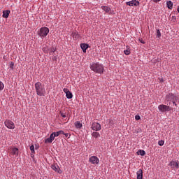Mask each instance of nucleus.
<instances>
[{"mask_svg": "<svg viewBox=\"0 0 179 179\" xmlns=\"http://www.w3.org/2000/svg\"><path fill=\"white\" fill-rule=\"evenodd\" d=\"M90 69L95 72L96 73H104V66L103 64L99 63H92L90 65Z\"/></svg>", "mask_w": 179, "mask_h": 179, "instance_id": "1", "label": "nucleus"}, {"mask_svg": "<svg viewBox=\"0 0 179 179\" xmlns=\"http://www.w3.org/2000/svg\"><path fill=\"white\" fill-rule=\"evenodd\" d=\"M35 90L37 96H45V87L40 82L35 83Z\"/></svg>", "mask_w": 179, "mask_h": 179, "instance_id": "2", "label": "nucleus"}, {"mask_svg": "<svg viewBox=\"0 0 179 179\" xmlns=\"http://www.w3.org/2000/svg\"><path fill=\"white\" fill-rule=\"evenodd\" d=\"M48 33H50V29H48V27H42L37 32L38 36H39L41 38L47 37Z\"/></svg>", "mask_w": 179, "mask_h": 179, "instance_id": "3", "label": "nucleus"}, {"mask_svg": "<svg viewBox=\"0 0 179 179\" xmlns=\"http://www.w3.org/2000/svg\"><path fill=\"white\" fill-rule=\"evenodd\" d=\"M8 153L13 156V157H17V156H19V149L17 148L10 146L8 148Z\"/></svg>", "mask_w": 179, "mask_h": 179, "instance_id": "4", "label": "nucleus"}, {"mask_svg": "<svg viewBox=\"0 0 179 179\" xmlns=\"http://www.w3.org/2000/svg\"><path fill=\"white\" fill-rule=\"evenodd\" d=\"M158 110L161 111V113H166V111H170V106L164 104H161L158 106Z\"/></svg>", "mask_w": 179, "mask_h": 179, "instance_id": "5", "label": "nucleus"}, {"mask_svg": "<svg viewBox=\"0 0 179 179\" xmlns=\"http://www.w3.org/2000/svg\"><path fill=\"white\" fill-rule=\"evenodd\" d=\"M4 125H6V127L8 128V129H15V123H13V122H12L11 120H6L4 122Z\"/></svg>", "mask_w": 179, "mask_h": 179, "instance_id": "6", "label": "nucleus"}, {"mask_svg": "<svg viewBox=\"0 0 179 179\" xmlns=\"http://www.w3.org/2000/svg\"><path fill=\"white\" fill-rule=\"evenodd\" d=\"M91 129L93 131H100L101 129V124L99 122H93L91 125Z\"/></svg>", "mask_w": 179, "mask_h": 179, "instance_id": "7", "label": "nucleus"}, {"mask_svg": "<svg viewBox=\"0 0 179 179\" xmlns=\"http://www.w3.org/2000/svg\"><path fill=\"white\" fill-rule=\"evenodd\" d=\"M90 163L92 164H99L100 163V159L96 156H92L89 158Z\"/></svg>", "mask_w": 179, "mask_h": 179, "instance_id": "8", "label": "nucleus"}, {"mask_svg": "<svg viewBox=\"0 0 179 179\" xmlns=\"http://www.w3.org/2000/svg\"><path fill=\"white\" fill-rule=\"evenodd\" d=\"M56 136L55 132L52 133L50 137L45 140V143H52V141L55 139Z\"/></svg>", "mask_w": 179, "mask_h": 179, "instance_id": "9", "label": "nucleus"}, {"mask_svg": "<svg viewBox=\"0 0 179 179\" xmlns=\"http://www.w3.org/2000/svg\"><path fill=\"white\" fill-rule=\"evenodd\" d=\"M166 100H167V101H176L177 100V96L173 94H168L166 96Z\"/></svg>", "mask_w": 179, "mask_h": 179, "instance_id": "10", "label": "nucleus"}, {"mask_svg": "<svg viewBox=\"0 0 179 179\" xmlns=\"http://www.w3.org/2000/svg\"><path fill=\"white\" fill-rule=\"evenodd\" d=\"M126 5L128 6H139L140 3L136 0H131L130 1L126 2Z\"/></svg>", "mask_w": 179, "mask_h": 179, "instance_id": "11", "label": "nucleus"}, {"mask_svg": "<svg viewBox=\"0 0 179 179\" xmlns=\"http://www.w3.org/2000/svg\"><path fill=\"white\" fill-rule=\"evenodd\" d=\"M63 92L66 94V99H72L73 97V95L71 92H69L68 88H64Z\"/></svg>", "mask_w": 179, "mask_h": 179, "instance_id": "12", "label": "nucleus"}, {"mask_svg": "<svg viewBox=\"0 0 179 179\" xmlns=\"http://www.w3.org/2000/svg\"><path fill=\"white\" fill-rule=\"evenodd\" d=\"M169 166H170L172 169H179V162L176 161H171Z\"/></svg>", "mask_w": 179, "mask_h": 179, "instance_id": "13", "label": "nucleus"}, {"mask_svg": "<svg viewBox=\"0 0 179 179\" xmlns=\"http://www.w3.org/2000/svg\"><path fill=\"white\" fill-rule=\"evenodd\" d=\"M136 175H137V179H143V171H142V169H139L136 172Z\"/></svg>", "mask_w": 179, "mask_h": 179, "instance_id": "14", "label": "nucleus"}, {"mask_svg": "<svg viewBox=\"0 0 179 179\" xmlns=\"http://www.w3.org/2000/svg\"><path fill=\"white\" fill-rule=\"evenodd\" d=\"M80 48L83 50V52H86V50L89 48V45L86 43H81Z\"/></svg>", "mask_w": 179, "mask_h": 179, "instance_id": "15", "label": "nucleus"}, {"mask_svg": "<svg viewBox=\"0 0 179 179\" xmlns=\"http://www.w3.org/2000/svg\"><path fill=\"white\" fill-rule=\"evenodd\" d=\"M10 13V10H6L3 11V17L5 19H8L9 17V14Z\"/></svg>", "mask_w": 179, "mask_h": 179, "instance_id": "16", "label": "nucleus"}, {"mask_svg": "<svg viewBox=\"0 0 179 179\" xmlns=\"http://www.w3.org/2000/svg\"><path fill=\"white\" fill-rule=\"evenodd\" d=\"M101 9L104 10V12H106V13H110V12H111V8L108 6H102Z\"/></svg>", "mask_w": 179, "mask_h": 179, "instance_id": "17", "label": "nucleus"}, {"mask_svg": "<svg viewBox=\"0 0 179 179\" xmlns=\"http://www.w3.org/2000/svg\"><path fill=\"white\" fill-rule=\"evenodd\" d=\"M51 169L54 170V171H56V173H59V166L56 164H53L51 166Z\"/></svg>", "mask_w": 179, "mask_h": 179, "instance_id": "18", "label": "nucleus"}, {"mask_svg": "<svg viewBox=\"0 0 179 179\" xmlns=\"http://www.w3.org/2000/svg\"><path fill=\"white\" fill-rule=\"evenodd\" d=\"M75 125H76V128H77V129H80V128H82V127H83L82 123H80V122H79V121L76 122Z\"/></svg>", "mask_w": 179, "mask_h": 179, "instance_id": "19", "label": "nucleus"}, {"mask_svg": "<svg viewBox=\"0 0 179 179\" xmlns=\"http://www.w3.org/2000/svg\"><path fill=\"white\" fill-rule=\"evenodd\" d=\"M92 136H93V138H100V133L97 132V131H94L92 134Z\"/></svg>", "mask_w": 179, "mask_h": 179, "instance_id": "20", "label": "nucleus"}, {"mask_svg": "<svg viewBox=\"0 0 179 179\" xmlns=\"http://www.w3.org/2000/svg\"><path fill=\"white\" fill-rule=\"evenodd\" d=\"M73 38L78 40V38H80V35L76 31L73 32Z\"/></svg>", "mask_w": 179, "mask_h": 179, "instance_id": "21", "label": "nucleus"}, {"mask_svg": "<svg viewBox=\"0 0 179 179\" xmlns=\"http://www.w3.org/2000/svg\"><path fill=\"white\" fill-rule=\"evenodd\" d=\"M166 4L169 9H173V1H167Z\"/></svg>", "mask_w": 179, "mask_h": 179, "instance_id": "22", "label": "nucleus"}, {"mask_svg": "<svg viewBox=\"0 0 179 179\" xmlns=\"http://www.w3.org/2000/svg\"><path fill=\"white\" fill-rule=\"evenodd\" d=\"M137 153H138V155H140L141 156H145V155H146V152H145V150H138Z\"/></svg>", "mask_w": 179, "mask_h": 179, "instance_id": "23", "label": "nucleus"}, {"mask_svg": "<svg viewBox=\"0 0 179 179\" xmlns=\"http://www.w3.org/2000/svg\"><path fill=\"white\" fill-rule=\"evenodd\" d=\"M59 115H61V117H62V118H66V113L64 111H60Z\"/></svg>", "mask_w": 179, "mask_h": 179, "instance_id": "24", "label": "nucleus"}, {"mask_svg": "<svg viewBox=\"0 0 179 179\" xmlns=\"http://www.w3.org/2000/svg\"><path fill=\"white\" fill-rule=\"evenodd\" d=\"M124 52L125 55H129V54H131V50H129V48H127V50H124Z\"/></svg>", "mask_w": 179, "mask_h": 179, "instance_id": "25", "label": "nucleus"}, {"mask_svg": "<svg viewBox=\"0 0 179 179\" xmlns=\"http://www.w3.org/2000/svg\"><path fill=\"white\" fill-rule=\"evenodd\" d=\"M63 134H64V131H62V130L55 132L56 136H59V135H61V134L63 135Z\"/></svg>", "mask_w": 179, "mask_h": 179, "instance_id": "26", "label": "nucleus"}, {"mask_svg": "<svg viewBox=\"0 0 179 179\" xmlns=\"http://www.w3.org/2000/svg\"><path fill=\"white\" fill-rule=\"evenodd\" d=\"M3 87H5L3 83L0 81V92H1V90H3Z\"/></svg>", "mask_w": 179, "mask_h": 179, "instance_id": "27", "label": "nucleus"}, {"mask_svg": "<svg viewBox=\"0 0 179 179\" xmlns=\"http://www.w3.org/2000/svg\"><path fill=\"white\" fill-rule=\"evenodd\" d=\"M30 150H31V153L34 154L35 153V151H34V145H31L30 146Z\"/></svg>", "mask_w": 179, "mask_h": 179, "instance_id": "28", "label": "nucleus"}, {"mask_svg": "<svg viewBox=\"0 0 179 179\" xmlns=\"http://www.w3.org/2000/svg\"><path fill=\"white\" fill-rule=\"evenodd\" d=\"M157 37L158 38H160V37H162V33H160V30L159 29L157 31Z\"/></svg>", "mask_w": 179, "mask_h": 179, "instance_id": "29", "label": "nucleus"}, {"mask_svg": "<svg viewBox=\"0 0 179 179\" xmlns=\"http://www.w3.org/2000/svg\"><path fill=\"white\" fill-rule=\"evenodd\" d=\"M158 145H159V146H163V145H164V141H162V140L159 141Z\"/></svg>", "mask_w": 179, "mask_h": 179, "instance_id": "30", "label": "nucleus"}, {"mask_svg": "<svg viewBox=\"0 0 179 179\" xmlns=\"http://www.w3.org/2000/svg\"><path fill=\"white\" fill-rule=\"evenodd\" d=\"M13 66H15V63L14 62H10V69H13Z\"/></svg>", "mask_w": 179, "mask_h": 179, "instance_id": "31", "label": "nucleus"}, {"mask_svg": "<svg viewBox=\"0 0 179 179\" xmlns=\"http://www.w3.org/2000/svg\"><path fill=\"white\" fill-rule=\"evenodd\" d=\"M63 135H64L65 138H71V134H69L64 133Z\"/></svg>", "mask_w": 179, "mask_h": 179, "instance_id": "32", "label": "nucleus"}, {"mask_svg": "<svg viewBox=\"0 0 179 179\" xmlns=\"http://www.w3.org/2000/svg\"><path fill=\"white\" fill-rule=\"evenodd\" d=\"M55 51H56L55 48H52L50 50V53H51V52H55Z\"/></svg>", "mask_w": 179, "mask_h": 179, "instance_id": "33", "label": "nucleus"}, {"mask_svg": "<svg viewBox=\"0 0 179 179\" xmlns=\"http://www.w3.org/2000/svg\"><path fill=\"white\" fill-rule=\"evenodd\" d=\"M135 120H136V121H139V120H141V116H139V115H136V116H135Z\"/></svg>", "mask_w": 179, "mask_h": 179, "instance_id": "34", "label": "nucleus"}, {"mask_svg": "<svg viewBox=\"0 0 179 179\" xmlns=\"http://www.w3.org/2000/svg\"><path fill=\"white\" fill-rule=\"evenodd\" d=\"M155 3H157V2H160L162 0H152Z\"/></svg>", "mask_w": 179, "mask_h": 179, "instance_id": "35", "label": "nucleus"}, {"mask_svg": "<svg viewBox=\"0 0 179 179\" xmlns=\"http://www.w3.org/2000/svg\"><path fill=\"white\" fill-rule=\"evenodd\" d=\"M139 41H141V43L142 44H145V41L142 40V39H139Z\"/></svg>", "mask_w": 179, "mask_h": 179, "instance_id": "36", "label": "nucleus"}, {"mask_svg": "<svg viewBox=\"0 0 179 179\" xmlns=\"http://www.w3.org/2000/svg\"><path fill=\"white\" fill-rule=\"evenodd\" d=\"M173 102V104H174V106H176V107H177V104L176 103V101H172Z\"/></svg>", "mask_w": 179, "mask_h": 179, "instance_id": "37", "label": "nucleus"}, {"mask_svg": "<svg viewBox=\"0 0 179 179\" xmlns=\"http://www.w3.org/2000/svg\"><path fill=\"white\" fill-rule=\"evenodd\" d=\"M39 146L38 145H35V149H38Z\"/></svg>", "mask_w": 179, "mask_h": 179, "instance_id": "38", "label": "nucleus"}, {"mask_svg": "<svg viewBox=\"0 0 179 179\" xmlns=\"http://www.w3.org/2000/svg\"><path fill=\"white\" fill-rule=\"evenodd\" d=\"M159 82H163V78H159Z\"/></svg>", "mask_w": 179, "mask_h": 179, "instance_id": "39", "label": "nucleus"}, {"mask_svg": "<svg viewBox=\"0 0 179 179\" xmlns=\"http://www.w3.org/2000/svg\"><path fill=\"white\" fill-rule=\"evenodd\" d=\"M53 59H57V57H55L53 58Z\"/></svg>", "mask_w": 179, "mask_h": 179, "instance_id": "40", "label": "nucleus"}]
</instances>
